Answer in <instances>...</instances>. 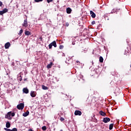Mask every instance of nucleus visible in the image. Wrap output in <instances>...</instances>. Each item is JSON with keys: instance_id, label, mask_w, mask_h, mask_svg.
<instances>
[{"instance_id": "obj_32", "label": "nucleus", "mask_w": 131, "mask_h": 131, "mask_svg": "<svg viewBox=\"0 0 131 131\" xmlns=\"http://www.w3.org/2000/svg\"><path fill=\"white\" fill-rule=\"evenodd\" d=\"M76 62L77 63H78V61H76Z\"/></svg>"}, {"instance_id": "obj_19", "label": "nucleus", "mask_w": 131, "mask_h": 131, "mask_svg": "<svg viewBox=\"0 0 131 131\" xmlns=\"http://www.w3.org/2000/svg\"><path fill=\"white\" fill-rule=\"evenodd\" d=\"M42 90H48V87L45 86V85H42Z\"/></svg>"}, {"instance_id": "obj_30", "label": "nucleus", "mask_w": 131, "mask_h": 131, "mask_svg": "<svg viewBox=\"0 0 131 131\" xmlns=\"http://www.w3.org/2000/svg\"><path fill=\"white\" fill-rule=\"evenodd\" d=\"M3 6V2L0 1V7H2Z\"/></svg>"}, {"instance_id": "obj_14", "label": "nucleus", "mask_w": 131, "mask_h": 131, "mask_svg": "<svg viewBox=\"0 0 131 131\" xmlns=\"http://www.w3.org/2000/svg\"><path fill=\"white\" fill-rule=\"evenodd\" d=\"M6 126L7 128L11 127V124L10 123V122H7L6 123Z\"/></svg>"}, {"instance_id": "obj_15", "label": "nucleus", "mask_w": 131, "mask_h": 131, "mask_svg": "<svg viewBox=\"0 0 131 131\" xmlns=\"http://www.w3.org/2000/svg\"><path fill=\"white\" fill-rule=\"evenodd\" d=\"M25 34V35H27V36L31 35V32L28 31H26Z\"/></svg>"}, {"instance_id": "obj_8", "label": "nucleus", "mask_w": 131, "mask_h": 131, "mask_svg": "<svg viewBox=\"0 0 131 131\" xmlns=\"http://www.w3.org/2000/svg\"><path fill=\"white\" fill-rule=\"evenodd\" d=\"M10 47H11V43H10V42H7L6 43H5V49H9V48H10Z\"/></svg>"}, {"instance_id": "obj_1", "label": "nucleus", "mask_w": 131, "mask_h": 131, "mask_svg": "<svg viewBox=\"0 0 131 131\" xmlns=\"http://www.w3.org/2000/svg\"><path fill=\"white\" fill-rule=\"evenodd\" d=\"M14 116H15V113H12V112H9L8 113L7 115H6L5 117L6 118L9 119V120H11V119H12V117H14Z\"/></svg>"}, {"instance_id": "obj_26", "label": "nucleus", "mask_w": 131, "mask_h": 131, "mask_svg": "<svg viewBox=\"0 0 131 131\" xmlns=\"http://www.w3.org/2000/svg\"><path fill=\"white\" fill-rule=\"evenodd\" d=\"M5 130L6 131H11V129L7 128H4Z\"/></svg>"}, {"instance_id": "obj_2", "label": "nucleus", "mask_w": 131, "mask_h": 131, "mask_svg": "<svg viewBox=\"0 0 131 131\" xmlns=\"http://www.w3.org/2000/svg\"><path fill=\"white\" fill-rule=\"evenodd\" d=\"M53 46L54 47V48H57V43H56V41H53L49 45V49H52V47Z\"/></svg>"}, {"instance_id": "obj_18", "label": "nucleus", "mask_w": 131, "mask_h": 131, "mask_svg": "<svg viewBox=\"0 0 131 131\" xmlns=\"http://www.w3.org/2000/svg\"><path fill=\"white\" fill-rule=\"evenodd\" d=\"M99 61L101 63H103V61H104V59L103 58V57L102 56H100L99 57Z\"/></svg>"}, {"instance_id": "obj_24", "label": "nucleus", "mask_w": 131, "mask_h": 131, "mask_svg": "<svg viewBox=\"0 0 131 131\" xmlns=\"http://www.w3.org/2000/svg\"><path fill=\"white\" fill-rule=\"evenodd\" d=\"M10 131H17V128H13L12 129H10Z\"/></svg>"}, {"instance_id": "obj_25", "label": "nucleus", "mask_w": 131, "mask_h": 131, "mask_svg": "<svg viewBox=\"0 0 131 131\" xmlns=\"http://www.w3.org/2000/svg\"><path fill=\"white\" fill-rule=\"evenodd\" d=\"M60 121H64V120H65V119H64L63 118L61 117L60 118Z\"/></svg>"}, {"instance_id": "obj_10", "label": "nucleus", "mask_w": 131, "mask_h": 131, "mask_svg": "<svg viewBox=\"0 0 131 131\" xmlns=\"http://www.w3.org/2000/svg\"><path fill=\"white\" fill-rule=\"evenodd\" d=\"M81 114H82L81 112L80 111H76L75 112V115H79V116H80Z\"/></svg>"}, {"instance_id": "obj_3", "label": "nucleus", "mask_w": 131, "mask_h": 131, "mask_svg": "<svg viewBox=\"0 0 131 131\" xmlns=\"http://www.w3.org/2000/svg\"><path fill=\"white\" fill-rule=\"evenodd\" d=\"M17 109L19 110H23L24 108V103H20L19 104L17 105Z\"/></svg>"}, {"instance_id": "obj_21", "label": "nucleus", "mask_w": 131, "mask_h": 131, "mask_svg": "<svg viewBox=\"0 0 131 131\" xmlns=\"http://www.w3.org/2000/svg\"><path fill=\"white\" fill-rule=\"evenodd\" d=\"M42 130H47V127L46 126H43L42 127Z\"/></svg>"}, {"instance_id": "obj_20", "label": "nucleus", "mask_w": 131, "mask_h": 131, "mask_svg": "<svg viewBox=\"0 0 131 131\" xmlns=\"http://www.w3.org/2000/svg\"><path fill=\"white\" fill-rule=\"evenodd\" d=\"M113 125H114L113 124H111L110 125L109 129L110 130L112 129V128H113Z\"/></svg>"}, {"instance_id": "obj_4", "label": "nucleus", "mask_w": 131, "mask_h": 131, "mask_svg": "<svg viewBox=\"0 0 131 131\" xmlns=\"http://www.w3.org/2000/svg\"><path fill=\"white\" fill-rule=\"evenodd\" d=\"M22 26L25 27V28L28 27V22L27 21V19L24 20V23L22 24Z\"/></svg>"}, {"instance_id": "obj_16", "label": "nucleus", "mask_w": 131, "mask_h": 131, "mask_svg": "<svg viewBox=\"0 0 131 131\" xmlns=\"http://www.w3.org/2000/svg\"><path fill=\"white\" fill-rule=\"evenodd\" d=\"M52 66H53V62H50V64L47 65V68L49 69L52 68Z\"/></svg>"}, {"instance_id": "obj_9", "label": "nucleus", "mask_w": 131, "mask_h": 131, "mask_svg": "<svg viewBox=\"0 0 131 131\" xmlns=\"http://www.w3.org/2000/svg\"><path fill=\"white\" fill-rule=\"evenodd\" d=\"M23 93H25V94H28L29 93V90L27 88H24L23 90Z\"/></svg>"}, {"instance_id": "obj_7", "label": "nucleus", "mask_w": 131, "mask_h": 131, "mask_svg": "<svg viewBox=\"0 0 131 131\" xmlns=\"http://www.w3.org/2000/svg\"><path fill=\"white\" fill-rule=\"evenodd\" d=\"M30 95L32 98H34L36 96V92L34 91H31L30 93Z\"/></svg>"}, {"instance_id": "obj_33", "label": "nucleus", "mask_w": 131, "mask_h": 131, "mask_svg": "<svg viewBox=\"0 0 131 131\" xmlns=\"http://www.w3.org/2000/svg\"><path fill=\"white\" fill-rule=\"evenodd\" d=\"M20 81L22 80V79H20Z\"/></svg>"}, {"instance_id": "obj_12", "label": "nucleus", "mask_w": 131, "mask_h": 131, "mask_svg": "<svg viewBox=\"0 0 131 131\" xmlns=\"http://www.w3.org/2000/svg\"><path fill=\"white\" fill-rule=\"evenodd\" d=\"M72 10L70 8H67V14H71Z\"/></svg>"}, {"instance_id": "obj_27", "label": "nucleus", "mask_w": 131, "mask_h": 131, "mask_svg": "<svg viewBox=\"0 0 131 131\" xmlns=\"http://www.w3.org/2000/svg\"><path fill=\"white\" fill-rule=\"evenodd\" d=\"M47 1L48 4H50V3H52V2H53V0H47Z\"/></svg>"}, {"instance_id": "obj_13", "label": "nucleus", "mask_w": 131, "mask_h": 131, "mask_svg": "<svg viewBox=\"0 0 131 131\" xmlns=\"http://www.w3.org/2000/svg\"><path fill=\"white\" fill-rule=\"evenodd\" d=\"M29 115V112L27 111L26 113H24L23 116H24V117H26V116H28Z\"/></svg>"}, {"instance_id": "obj_31", "label": "nucleus", "mask_w": 131, "mask_h": 131, "mask_svg": "<svg viewBox=\"0 0 131 131\" xmlns=\"http://www.w3.org/2000/svg\"><path fill=\"white\" fill-rule=\"evenodd\" d=\"M39 39H40V40H42V37H40Z\"/></svg>"}, {"instance_id": "obj_34", "label": "nucleus", "mask_w": 131, "mask_h": 131, "mask_svg": "<svg viewBox=\"0 0 131 131\" xmlns=\"http://www.w3.org/2000/svg\"><path fill=\"white\" fill-rule=\"evenodd\" d=\"M60 131H63V130H60Z\"/></svg>"}, {"instance_id": "obj_5", "label": "nucleus", "mask_w": 131, "mask_h": 131, "mask_svg": "<svg viewBox=\"0 0 131 131\" xmlns=\"http://www.w3.org/2000/svg\"><path fill=\"white\" fill-rule=\"evenodd\" d=\"M8 10L7 8H5L3 10L0 11V15H3L4 14H5V13H7L8 12Z\"/></svg>"}, {"instance_id": "obj_11", "label": "nucleus", "mask_w": 131, "mask_h": 131, "mask_svg": "<svg viewBox=\"0 0 131 131\" xmlns=\"http://www.w3.org/2000/svg\"><path fill=\"white\" fill-rule=\"evenodd\" d=\"M90 14L92 18H96V14L93 11H90Z\"/></svg>"}, {"instance_id": "obj_22", "label": "nucleus", "mask_w": 131, "mask_h": 131, "mask_svg": "<svg viewBox=\"0 0 131 131\" xmlns=\"http://www.w3.org/2000/svg\"><path fill=\"white\" fill-rule=\"evenodd\" d=\"M43 0H34L35 3H39V2H42Z\"/></svg>"}, {"instance_id": "obj_23", "label": "nucleus", "mask_w": 131, "mask_h": 131, "mask_svg": "<svg viewBox=\"0 0 131 131\" xmlns=\"http://www.w3.org/2000/svg\"><path fill=\"white\" fill-rule=\"evenodd\" d=\"M22 33H23V30L21 29L19 31V34H20V35H21V34H22Z\"/></svg>"}, {"instance_id": "obj_29", "label": "nucleus", "mask_w": 131, "mask_h": 131, "mask_svg": "<svg viewBox=\"0 0 131 131\" xmlns=\"http://www.w3.org/2000/svg\"><path fill=\"white\" fill-rule=\"evenodd\" d=\"M63 48H64V47H63V46H62V45H60L59 46V49H63Z\"/></svg>"}, {"instance_id": "obj_28", "label": "nucleus", "mask_w": 131, "mask_h": 131, "mask_svg": "<svg viewBox=\"0 0 131 131\" xmlns=\"http://www.w3.org/2000/svg\"><path fill=\"white\" fill-rule=\"evenodd\" d=\"M92 25H94V24H96V21L95 20L93 21L92 22Z\"/></svg>"}, {"instance_id": "obj_6", "label": "nucleus", "mask_w": 131, "mask_h": 131, "mask_svg": "<svg viewBox=\"0 0 131 131\" xmlns=\"http://www.w3.org/2000/svg\"><path fill=\"white\" fill-rule=\"evenodd\" d=\"M103 121L105 123H107V122H109V121H110V118H109L108 117L104 118H103Z\"/></svg>"}, {"instance_id": "obj_17", "label": "nucleus", "mask_w": 131, "mask_h": 131, "mask_svg": "<svg viewBox=\"0 0 131 131\" xmlns=\"http://www.w3.org/2000/svg\"><path fill=\"white\" fill-rule=\"evenodd\" d=\"M99 114H100V115H101L102 116H105V115H106V113H105L104 112H103V111H100L99 112Z\"/></svg>"}]
</instances>
